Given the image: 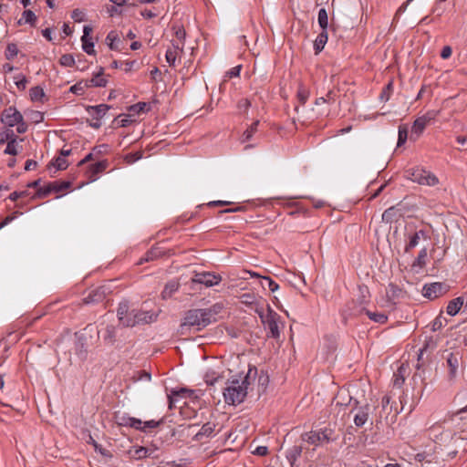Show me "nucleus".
I'll use <instances>...</instances> for the list:
<instances>
[{"label": "nucleus", "instance_id": "nucleus-50", "mask_svg": "<svg viewBox=\"0 0 467 467\" xmlns=\"http://www.w3.org/2000/svg\"><path fill=\"white\" fill-rule=\"evenodd\" d=\"M148 107L147 103L145 102H139L137 104H134L130 107V111L133 114H140L141 112H144L146 110V108Z\"/></svg>", "mask_w": 467, "mask_h": 467}, {"label": "nucleus", "instance_id": "nucleus-61", "mask_svg": "<svg viewBox=\"0 0 467 467\" xmlns=\"http://www.w3.org/2000/svg\"><path fill=\"white\" fill-rule=\"evenodd\" d=\"M116 39H117V35L112 31L106 37V40L109 42V47L111 50L117 49V47L114 45V41Z\"/></svg>", "mask_w": 467, "mask_h": 467}, {"label": "nucleus", "instance_id": "nucleus-18", "mask_svg": "<svg viewBox=\"0 0 467 467\" xmlns=\"http://www.w3.org/2000/svg\"><path fill=\"white\" fill-rule=\"evenodd\" d=\"M464 304V299L462 296L456 297L448 303L446 312L448 315L453 317L459 313Z\"/></svg>", "mask_w": 467, "mask_h": 467}, {"label": "nucleus", "instance_id": "nucleus-32", "mask_svg": "<svg viewBox=\"0 0 467 467\" xmlns=\"http://www.w3.org/2000/svg\"><path fill=\"white\" fill-rule=\"evenodd\" d=\"M366 312L369 319L379 324H385L388 321V317L383 313L371 312L369 310L362 309Z\"/></svg>", "mask_w": 467, "mask_h": 467}, {"label": "nucleus", "instance_id": "nucleus-22", "mask_svg": "<svg viewBox=\"0 0 467 467\" xmlns=\"http://www.w3.org/2000/svg\"><path fill=\"white\" fill-rule=\"evenodd\" d=\"M327 31H321L314 42L316 54L320 53L327 42Z\"/></svg>", "mask_w": 467, "mask_h": 467}, {"label": "nucleus", "instance_id": "nucleus-53", "mask_svg": "<svg viewBox=\"0 0 467 467\" xmlns=\"http://www.w3.org/2000/svg\"><path fill=\"white\" fill-rule=\"evenodd\" d=\"M141 157L142 153L140 151L130 152L125 156V161L127 163L131 164L141 159Z\"/></svg>", "mask_w": 467, "mask_h": 467}, {"label": "nucleus", "instance_id": "nucleus-17", "mask_svg": "<svg viewBox=\"0 0 467 467\" xmlns=\"http://www.w3.org/2000/svg\"><path fill=\"white\" fill-rule=\"evenodd\" d=\"M109 166V161L107 160H103L98 161L94 164H91L88 169V179L91 181H95L98 174L103 172Z\"/></svg>", "mask_w": 467, "mask_h": 467}, {"label": "nucleus", "instance_id": "nucleus-21", "mask_svg": "<svg viewBox=\"0 0 467 467\" xmlns=\"http://www.w3.org/2000/svg\"><path fill=\"white\" fill-rule=\"evenodd\" d=\"M180 284L179 282L172 280L166 284L163 291L161 292V297L163 299H168L171 297V296L179 289Z\"/></svg>", "mask_w": 467, "mask_h": 467}, {"label": "nucleus", "instance_id": "nucleus-25", "mask_svg": "<svg viewBox=\"0 0 467 467\" xmlns=\"http://www.w3.org/2000/svg\"><path fill=\"white\" fill-rule=\"evenodd\" d=\"M103 340L107 345H113L116 341V328L114 326L109 325L105 328L103 334Z\"/></svg>", "mask_w": 467, "mask_h": 467}, {"label": "nucleus", "instance_id": "nucleus-15", "mask_svg": "<svg viewBox=\"0 0 467 467\" xmlns=\"http://www.w3.org/2000/svg\"><path fill=\"white\" fill-rule=\"evenodd\" d=\"M116 421L119 426L130 427L133 429H141L142 421L139 419L127 415L116 416Z\"/></svg>", "mask_w": 467, "mask_h": 467}, {"label": "nucleus", "instance_id": "nucleus-46", "mask_svg": "<svg viewBox=\"0 0 467 467\" xmlns=\"http://www.w3.org/2000/svg\"><path fill=\"white\" fill-rule=\"evenodd\" d=\"M393 91V83L392 81H389L388 85L383 88L381 94H380V99L388 101L390 98V95Z\"/></svg>", "mask_w": 467, "mask_h": 467}, {"label": "nucleus", "instance_id": "nucleus-33", "mask_svg": "<svg viewBox=\"0 0 467 467\" xmlns=\"http://www.w3.org/2000/svg\"><path fill=\"white\" fill-rule=\"evenodd\" d=\"M181 50L180 49H176L172 47V48H169L166 52V55H165V57H166V60L167 62L169 63V65L171 67H174L175 66V62H176V59H177V57L181 54Z\"/></svg>", "mask_w": 467, "mask_h": 467}, {"label": "nucleus", "instance_id": "nucleus-38", "mask_svg": "<svg viewBox=\"0 0 467 467\" xmlns=\"http://www.w3.org/2000/svg\"><path fill=\"white\" fill-rule=\"evenodd\" d=\"M12 140H16V136L12 130L6 129L0 132V144L11 141Z\"/></svg>", "mask_w": 467, "mask_h": 467}, {"label": "nucleus", "instance_id": "nucleus-41", "mask_svg": "<svg viewBox=\"0 0 467 467\" xmlns=\"http://www.w3.org/2000/svg\"><path fill=\"white\" fill-rule=\"evenodd\" d=\"M53 192H61L68 189L71 185L69 182H51Z\"/></svg>", "mask_w": 467, "mask_h": 467}, {"label": "nucleus", "instance_id": "nucleus-20", "mask_svg": "<svg viewBox=\"0 0 467 467\" xmlns=\"http://www.w3.org/2000/svg\"><path fill=\"white\" fill-rule=\"evenodd\" d=\"M386 295L389 301L395 302L402 296L403 291L397 285L391 283L387 287Z\"/></svg>", "mask_w": 467, "mask_h": 467}, {"label": "nucleus", "instance_id": "nucleus-9", "mask_svg": "<svg viewBox=\"0 0 467 467\" xmlns=\"http://www.w3.org/2000/svg\"><path fill=\"white\" fill-rule=\"evenodd\" d=\"M108 291L109 288L104 285L92 289L88 295L83 298V304L88 305L102 302L106 298Z\"/></svg>", "mask_w": 467, "mask_h": 467}, {"label": "nucleus", "instance_id": "nucleus-42", "mask_svg": "<svg viewBox=\"0 0 467 467\" xmlns=\"http://www.w3.org/2000/svg\"><path fill=\"white\" fill-rule=\"evenodd\" d=\"M130 313V307H129V305L127 302H123L119 305V307L117 310V315H118L119 321L121 319H124V317H127Z\"/></svg>", "mask_w": 467, "mask_h": 467}, {"label": "nucleus", "instance_id": "nucleus-56", "mask_svg": "<svg viewBox=\"0 0 467 467\" xmlns=\"http://www.w3.org/2000/svg\"><path fill=\"white\" fill-rule=\"evenodd\" d=\"M16 85L17 88L20 90H25L26 88V84H27L26 78L23 75H19V76L16 77Z\"/></svg>", "mask_w": 467, "mask_h": 467}, {"label": "nucleus", "instance_id": "nucleus-24", "mask_svg": "<svg viewBox=\"0 0 467 467\" xmlns=\"http://www.w3.org/2000/svg\"><path fill=\"white\" fill-rule=\"evenodd\" d=\"M163 255L162 251L159 247H152L149 250L145 255L139 261V265H141L143 262H150L154 259H157Z\"/></svg>", "mask_w": 467, "mask_h": 467}, {"label": "nucleus", "instance_id": "nucleus-26", "mask_svg": "<svg viewBox=\"0 0 467 467\" xmlns=\"http://www.w3.org/2000/svg\"><path fill=\"white\" fill-rule=\"evenodd\" d=\"M36 22V16L31 10H25L22 14V17L18 20L17 24L19 26L23 24H30L31 26H35Z\"/></svg>", "mask_w": 467, "mask_h": 467}, {"label": "nucleus", "instance_id": "nucleus-58", "mask_svg": "<svg viewBox=\"0 0 467 467\" xmlns=\"http://www.w3.org/2000/svg\"><path fill=\"white\" fill-rule=\"evenodd\" d=\"M439 115V110H429L424 115L420 116L425 122L429 123L430 121L435 119V118Z\"/></svg>", "mask_w": 467, "mask_h": 467}, {"label": "nucleus", "instance_id": "nucleus-2", "mask_svg": "<svg viewBox=\"0 0 467 467\" xmlns=\"http://www.w3.org/2000/svg\"><path fill=\"white\" fill-rule=\"evenodd\" d=\"M218 308L219 306H213L211 308L188 310L180 326L181 333L184 334L188 327H195L197 330H201L207 327L213 321H215L214 316L218 313Z\"/></svg>", "mask_w": 467, "mask_h": 467}, {"label": "nucleus", "instance_id": "nucleus-1", "mask_svg": "<svg viewBox=\"0 0 467 467\" xmlns=\"http://www.w3.org/2000/svg\"><path fill=\"white\" fill-rule=\"evenodd\" d=\"M256 376L257 368H250L244 377L228 380L223 391L224 401L234 406L241 404L244 400L249 389H253L251 386L255 381Z\"/></svg>", "mask_w": 467, "mask_h": 467}, {"label": "nucleus", "instance_id": "nucleus-29", "mask_svg": "<svg viewBox=\"0 0 467 467\" xmlns=\"http://www.w3.org/2000/svg\"><path fill=\"white\" fill-rule=\"evenodd\" d=\"M399 215V211L395 207H390L382 213V221L385 223H392Z\"/></svg>", "mask_w": 467, "mask_h": 467}, {"label": "nucleus", "instance_id": "nucleus-11", "mask_svg": "<svg viewBox=\"0 0 467 467\" xmlns=\"http://www.w3.org/2000/svg\"><path fill=\"white\" fill-rule=\"evenodd\" d=\"M372 409L375 408L369 404H366L358 409V411L354 416V423L357 427H362L368 420Z\"/></svg>", "mask_w": 467, "mask_h": 467}, {"label": "nucleus", "instance_id": "nucleus-51", "mask_svg": "<svg viewBox=\"0 0 467 467\" xmlns=\"http://www.w3.org/2000/svg\"><path fill=\"white\" fill-rule=\"evenodd\" d=\"M302 448L299 446H294L291 451L289 452V455L287 456L289 462L291 464L294 463V462L296 460L298 456L301 455Z\"/></svg>", "mask_w": 467, "mask_h": 467}, {"label": "nucleus", "instance_id": "nucleus-23", "mask_svg": "<svg viewBox=\"0 0 467 467\" xmlns=\"http://www.w3.org/2000/svg\"><path fill=\"white\" fill-rule=\"evenodd\" d=\"M89 87H106L108 80L103 77V68H100L99 72L95 74L94 77L88 80Z\"/></svg>", "mask_w": 467, "mask_h": 467}, {"label": "nucleus", "instance_id": "nucleus-37", "mask_svg": "<svg viewBox=\"0 0 467 467\" xmlns=\"http://www.w3.org/2000/svg\"><path fill=\"white\" fill-rule=\"evenodd\" d=\"M259 125V120H255L243 134L242 141L249 140L253 135L257 131V127Z\"/></svg>", "mask_w": 467, "mask_h": 467}, {"label": "nucleus", "instance_id": "nucleus-35", "mask_svg": "<svg viewBox=\"0 0 467 467\" xmlns=\"http://www.w3.org/2000/svg\"><path fill=\"white\" fill-rule=\"evenodd\" d=\"M18 54L17 46L15 43H9L5 51V57L7 60H12Z\"/></svg>", "mask_w": 467, "mask_h": 467}, {"label": "nucleus", "instance_id": "nucleus-8", "mask_svg": "<svg viewBox=\"0 0 467 467\" xmlns=\"http://www.w3.org/2000/svg\"><path fill=\"white\" fill-rule=\"evenodd\" d=\"M193 283L204 285L207 287L218 285L222 280L220 275H213L210 272L197 273L192 279Z\"/></svg>", "mask_w": 467, "mask_h": 467}, {"label": "nucleus", "instance_id": "nucleus-16", "mask_svg": "<svg viewBox=\"0 0 467 467\" xmlns=\"http://www.w3.org/2000/svg\"><path fill=\"white\" fill-rule=\"evenodd\" d=\"M193 394V390L188 389L185 388H182L181 389H172L171 391V395L168 396L169 398V408L171 410L175 406V402L178 400L179 398L191 396Z\"/></svg>", "mask_w": 467, "mask_h": 467}, {"label": "nucleus", "instance_id": "nucleus-54", "mask_svg": "<svg viewBox=\"0 0 467 467\" xmlns=\"http://www.w3.org/2000/svg\"><path fill=\"white\" fill-rule=\"evenodd\" d=\"M53 192L51 182L48 183L47 186L39 188L36 191V196L38 198H44L47 196L49 193Z\"/></svg>", "mask_w": 467, "mask_h": 467}, {"label": "nucleus", "instance_id": "nucleus-13", "mask_svg": "<svg viewBox=\"0 0 467 467\" xmlns=\"http://www.w3.org/2000/svg\"><path fill=\"white\" fill-rule=\"evenodd\" d=\"M91 32L92 27L89 26H85L83 29L84 34L81 37L83 50L88 55L95 53L94 43L92 42V38L89 36Z\"/></svg>", "mask_w": 467, "mask_h": 467}, {"label": "nucleus", "instance_id": "nucleus-34", "mask_svg": "<svg viewBox=\"0 0 467 467\" xmlns=\"http://www.w3.org/2000/svg\"><path fill=\"white\" fill-rule=\"evenodd\" d=\"M29 96L32 101H40L45 96V92L42 88L36 86L30 88Z\"/></svg>", "mask_w": 467, "mask_h": 467}, {"label": "nucleus", "instance_id": "nucleus-12", "mask_svg": "<svg viewBox=\"0 0 467 467\" xmlns=\"http://www.w3.org/2000/svg\"><path fill=\"white\" fill-rule=\"evenodd\" d=\"M461 357L459 353L451 352L446 358L447 366L449 368V379L453 380L458 372Z\"/></svg>", "mask_w": 467, "mask_h": 467}, {"label": "nucleus", "instance_id": "nucleus-36", "mask_svg": "<svg viewBox=\"0 0 467 467\" xmlns=\"http://www.w3.org/2000/svg\"><path fill=\"white\" fill-rule=\"evenodd\" d=\"M214 428V423L207 422L202 426L201 430L196 434V437L198 438L200 436H210L213 432Z\"/></svg>", "mask_w": 467, "mask_h": 467}, {"label": "nucleus", "instance_id": "nucleus-45", "mask_svg": "<svg viewBox=\"0 0 467 467\" xmlns=\"http://www.w3.org/2000/svg\"><path fill=\"white\" fill-rule=\"evenodd\" d=\"M148 451H149L146 447L140 446L134 450L131 457L136 460H140V459L148 457Z\"/></svg>", "mask_w": 467, "mask_h": 467}, {"label": "nucleus", "instance_id": "nucleus-6", "mask_svg": "<svg viewBox=\"0 0 467 467\" xmlns=\"http://www.w3.org/2000/svg\"><path fill=\"white\" fill-rule=\"evenodd\" d=\"M22 118L23 115L12 106L4 109L1 114V121L9 128L16 126L17 122H21Z\"/></svg>", "mask_w": 467, "mask_h": 467}, {"label": "nucleus", "instance_id": "nucleus-19", "mask_svg": "<svg viewBox=\"0 0 467 467\" xmlns=\"http://www.w3.org/2000/svg\"><path fill=\"white\" fill-rule=\"evenodd\" d=\"M186 32L182 27H177L175 30V39L171 41V45L174 48L180 49L181 52H183L184 41H185Z\"/></svg>", "mask_w": 467, "mask_h": 467}, {"label": "nucleus", "instance_id": "nucleus-10", "mask_svg": "<svg viewBox=\"0 0 467 467\" xmlns=\"http://www.w3.org/2000/svg\"><path fill=\"white\" fill-rule=\"evenodd\" d=\"M134 317L136 325L150 324L157 320L159 313L152 311L135 310Z\"/></svg>", "mask_w": 467, "mask_h": 467}, {"label": "nucleus", "instance_id": "nucleus-49", "mask_svg": "<svg viewBox=\"0 0 467 467\" xmlns=\"http://www.w3.org/2000/svg\"><path fill=\"white\" fill-rule=\"evenodd\" d=\"M309 96V92L302 86L297 90V98L301 105H305Z\"/></svg>", "mask_w": 467, "mask_h": 467}, {"label": "nucleus", "instance_id": "nucleus-59", "mask_svg": "<svg viewBox=\"0 0 467 467\" xmlns=\"http://www.w3.org/2000/svg\"><path fill=\"white\" fill-rule=\"evenodd\" d=\"M337 97V92L334 89H330L326 96L324 97L325 102L327 103H334Z\"/></svg>", "mask_w": 467, "mask_h": 467}, {"label": "nucleus", "instance_id": "nucleus-64", "mask_svg": "<svg viewBox=\"0 0 467 467\" xmlns=\"http://www.w3.org/2000/svg\"><path fill=\"white\" fill-rule=\"evenodd\" d=\"M16 125H17L16 131L20 134L25 133L27 130V125L24 121V118H22L21 122H17Z\"/></svg>", "mask_w": 467, "mask_h": 467}, {"label": "nucleus", "instance_id": "nucleus-28", "mask_svg": "<svg viewBox=\"0 0 467 467\" xmlns=\"http://www.w3.org/2000/svg\"><path fill=\"white\" fill-rule=\"evenodd\" d=\"M424 231L420 230L416 232L413 235L410 236L409 243L405 246V252L409 253L411 249L416 247L419 244L420 235H424Z\"/></svg>", "mask_w": 467, "mask_h": 467}, {"label": "nucleus", "instance_id": "nucleus-43", "mask_svg": "<svg viewBox=\"0 0 467 467\" xmlns=\"http://www.w3.org/2000/svg\"><path fill=\"white\" fill-rule=\"evenodd\" d=\"M162 422V420H147V421H142V424H141V429H136L137 431H147V429H155L157 427H159Z\"/></svg>", "mask_w": 467, "mask_h": 467}, {"label": "nucleus", "instance_id": "nucleus-52", "mask_svg": "<svg viewBox=\"0 0 467 467\" xmlns=\"http://www.w3.org/2000/svg\"><path fill=\"white\" fill-rule=\"evenodd\" d=\"M5 153L14 156L17 155L18 152L16 150V140H12L11 141L7 142Z\"/></svg>", "mask_w": 467, "mask_h": 467}, {"label": "nucleus", "instance_id": "nucleus-60", "mask_svg": "<svg viewBox=\"0 0 467 467\" xmlns=\"http://www.w3.org/2000/svg\"><path fill=\"white\" fill-rule=\"evenodd\" d=\"M251 106V102L247 99H242L238 101L237 107L240 110L246 112Z\"/></svg>", "mask_w": 467, "mask_h": 467}, {"label": "nucleus", "instance_id": "nucleus-55", "mask_svg": "<svg viewBox=\"0 0 467 467\" xmlns=\"http://www.w3.org/2000/svg\"><path fill=\"white\" fill-rule=\"evenodd\" d=\"M408 138V131L406 128L400 127L399 128V139H398V146H401Z\"/></svg>", "mask_w": 467, "mask_h": 467}, {"label": "nucleus", "instance_id": "nucleus-48", "mask_svg": "<svg viewBox=\"0 0 467 467\" xmlns=\"http://www.w3.org/2000/svg\"><path fill=\"white\" fill-rule=\"evenodd\" d=\"M59 63L64 67H72L75 65V59L72 55L65 54L61 56Z\"/></svg>", "mask_w": 467, "mask_h": 467}, {"label": "nucleus", "instance_id": "nucleus-31", "mask_svg": "<svg viewBox=\"0 0 467 467\" xmlns=\"http://www.w3.org/2000/svg\"><path fill=\"white\" fill-rule=\"evenodd\" d=\"M318 25L321 27L322 31H327L328 27V16L325 8H321L318 11L317 16Z\"/></svg>", "mask_w": 467, "mask_h": 467}, {"label": "nucleus", "instance_id": "nucleus-40", "mask_svg": "<svg viewBox=\"0 0 467 467\" xmlns=\"http://www.w3.org/2000/svg\"><path fill=\"white\" fill-rule=\"evenodd\" d=\"M448 323V320L441 316V314H440L432 322V325H431V330L432 331H437V330H440L442 327H444L445 325H447Z\"/></svg>", "mask_w": 467, "mask_h": 467}, {"label": "nucleus", "instance_id": "nucleus-5", "mask_svg": "<svg viewBox=\"0 0 467 467\" xmlns=\"http://www.w3.org/2000/svg\"><path fill=\"white\" fill-rule=\"evenodd\" d=\"M332 432V430L326 428L319 431L306 432L302 435V439L310 444L319 445L323 442H329Z\"/></svg>", "mask_w": 467, "mask_h": 467}, {"label": "nucleus", "instance_id": "nucleus-14", "mask_svg": "<svg viewBox=\"0 0 467 467\" xmlns=\"http://www.w3.org/2000/svg\"><path fill=\"white\" fill-rule=\"evenodd\" d=\"M111 107L107 104H99L96 106H88L86 108L87 112L93 119H100L106 115L107 111Z\"/></svg>", "mask_w": 467, "mask_h": 467}, {"label": "nucleus", "instance_id": "nucleus-3", "mask_svg": "<svg viewBox=\"0 0 467 467\" xmlns=\"http://www.w3.org/2000/svg\"><path fill=\"white\" fill-rule=\"evenodd\" d=\"M267 312L265 313L262 306L256 305L254 312L259 316L262 323L266 326L269 329V336L273 338H279L280 331L278 328V321L280 316L272 309V307L266 305Z\"/></svg>", "mask_w": 467, "mask_h": 467}, {"label": "nucleus", "instance_id": "nucleus-27", "mask_svg": "<svg viewBox=\"0 0 467 467\" xmlns=\"http://www.w3.org/2000/svg\"><path fill=\"white\" fill-rule=\"evenodd\" d=\"M269 383V378L266 373L264 371H261V373L258 375L257 379V393L261 394L264 393L267 388V385Z\"/></svg>", "mask_w": 467, "mask_h": 467}, {"label": "nucleus", "instance_id": "nucleus-30", "mask_svg": "<svg viewBox=\"0 0 467 467\" xmlns=\"http://www.w3.org/2000/svg\"><path fill=\"white\" fill-rule=\"evenodd\" d=\"M427 124L428 123L425 122V120L422 119L421 117L417 118L411 128L412 134H417V136L419 137L426 128Z\"/></svg>", "mask_w": 467, "mask_h": 467}, {"label": "nucleus", "instance_id": "nucleus-44", "mask_svg": "<svg viewBox=\"0 0 467 467\" xmlns=\"http://www.w3.org/2000/svg\"><path fill=\"white\" fill-rule=\"evenodd\" d=\"M262 279L264 280V282H262V286L264 288L267 286V288L272 292H275L279 288V285L272 278L263 276Z\"/></svg>", "mask_w": 467, "mask_h": 467}, {"label": "nucleus", "instance_id": "nucleus-7", "mask_svg": "<svg viewBox=\"0 0 467 467\" xmlns=\"http://www.w3.org/2000/svg\"><path fill=\"white\" fill-rule=\"evenodd\" d=\"M448 290V286L442 283H432L423 286L422 295L429 299H435Z\"/></svg>", "mask_w": 467, "mask_h": 467}, {"label": "nucleus", "instance_id": "nucleus-63", "mask_svg": "<svg viewBox=\"0 0 467 467\" xmlns=\"http://www.w3.org/2000/svg\"><path fill=\"white\" fill-rule=\"evenodd\" d=\"M451 53H452L451 47L450 46H445L441 49V57L443 59H447L451 56Z\"/></svg>", "mask_w": 467, "mask_h": 467}, {"label": "nucleus", "instance_id": "nucleus-62", "mask_svg": "<svg viewBox=\"0 0 467 467\" xmlns=\"http://www.w3.org/2000/svg\"><path fill=\"white\" fill-rule=\"evenodd\" d=\"M71 17L76 21V22H81L84 18V13L83 11H81L80 9H74L72 11V15H71Z\"/></svg>", "mask_w": 467, "mask_h": 467}, {"label": "nucleus", "instance_id": "nucleus-57", "mask_svg": "<svg viewBox=\"0 0 467 467\" xmlns=\"http://www.w3.org/2000/svg\"><path fill=\"white\" fill-rule=\"evenodd\" d=\"M53 165L57 167V170H66L67 168V162L63 157H57L55 161L53 162Z\"/></svg>", "mask_w": 467, "mask_h": 467}, {"label": "nucleus", "instance_id": "nucleus-4", "mask_svg": "<svg viewBox=\"0 0 467 467\" xmlns=\"http://www.w3.org/2000/svg\"><path fill=\"white\" fill-rule=\"evenodd\" d=\"M407 172L412 182L421 185L434 186L439 182L438 178L432 172L419 167L409 170Z\"/></svg>", "mask_w": 467, "mask_h": 467}, {"label": "nucleus", "instance_id": "nucleus-47", "mask_svg": "<svg viewBox=\"0 0 467 467\" xmlns=\"http://www.w3.org/2000/svg\"><path fill=\"white\" fill-rule=\"evenodd\" d=\"M135 317H134V312L133 310H130V313L124 317V319H121L120 320V323L124 326V327H135L137 326L136 323H135Z\"/></svg>", "mask_w": 467, "mask_h": 467}, {"label": "nucleus", "instance_id": "nucleus-39", "mask_svg": "<svg viewBox=\"0 0 467 467\" xmlns=\"http://www.w3.org/2000/svg\"><path fill=\"white\" fill-rule=\"evenodd\" d=\"M88 88V81H79L77 84L73 85L70 88V91L77 95H82L84 92V89Z\"/></svg>", "mask_w": 467, "mask_h": 467}]
</instances>
